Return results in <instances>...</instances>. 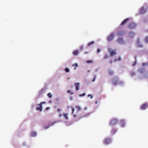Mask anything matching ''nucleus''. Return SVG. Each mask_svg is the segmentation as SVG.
<instances>
[{"mask_svg":"<svg viewBox=\"0 0 148 148\" xmlns=\"http://www.w3.org/2000/svg\"><path fill=\"white\" fill-rule=\"evenodd\" d=\"M136 46L137 47L140 48H142L143 47V45L140 42V39L139 38H138L136 40Z\"/></svg>","mask_w":148,"mask_h":148,"instance_id":"nucleus-1","label":"nucleus"},{"mask_svg":"<svg viewBox=\"0 0 148 148\" xmlns=\"http://www.w3.org/2000/svg\"><path fill=\"white\" fill-rule=\"evenodd\" d=\"M136 33L132 31H130L128 34V36L131 38H133L136 36Z\"/></svg>","mask_w":148,"mask_h":148,"instance_id":"nucleus-2","label":"nucleus"},{"mask_svg":"<svg viewBox=\"0 0 148 148\" xmlns=\"http://www.w3.org/2000/svg\"><path fill=\"white\" fill-rule=\"evenodd\" d=\"M108 52L110 53V56H112L116 54V50H113L109 48L108 49Z\"/></svg>","mask_w":148,"mask_h":148,"instance_id":"nucleus-3","label":"nucleus"},{"mask_svg":"<svg viewBox=\"0 0 148 148\" xmlns=\"http://www.w3.org/2000/svg\"><path fill=\"white\" fill-rule=\"evenodd\" d=\"M56 123V121H54L51 123H49L47 125H46L45 126V128L46 129L49 128L51 126L53 125L55 123Z\"/></svg>","mask_w":148,"mask_h":148,"instance_id":"nucleus-4","label":"nucleus"},{"mask_svg":"<svg viewBox=\"0 0 148 148\" xmlns=\"http://www.w3.org/2000/svg\"><path fill=\"white\" fill-rule=\"evenodd\" d=\"M56 123V121H54L51 123H49L47 125H46L45 126V128L46 129L49 128L51 126L53 125L55 123Z\"/></svg>","mask_w":148,"mask_h":148,"instance_id":"nucleus-5","label":"nucleus"},{"mask_svg":"<svg viewBox=\"0 0 148 148\" xmlns=\"http://www.w3.org/2000/svg\"><path fill=\"white\" fill-rule=\"evenodd\" d=\"M119 80L116 77H115L112 79V83L114 85H116L117 83Z\"/></svg>","mask_w":148,"mask_h":148,"instance_id":"nucleus-6","label":"nucleus"},{"mask_svg":"<svg viewBox=\"0 0 148 148\" xmlns=\"http://www.w3.org/2000/svg\"><path fill=\"white\" fill-rule=\"evenodd\" d=\"M136 24L134 23H130L129 25V27L130 29H133L135 28L136 26Z\"/></svg>","mask_w":148,"mask_h":148,"instance_id":"nucleus-7","label":"nucleus"},{"mask_svg":"<svg viewBox=\"0 0 148 148\" xmlns=\"http://www.w3.org/2000/svg\"><path fill=\"white\" fill-rule=\"evenodd\" d=\"M117 41L119 44L121 45L123 44L124 43L123 40L121 38H119L117 39Z\"/></svg>","mask_w":148,"mask_h":148,"instance_id":"nucleus-8","label":"nucleus"},{"mask_svg":"<svg viewBox=\"0 0 148 148\" xmlns=\"http://www.w3.org/2000/svg\"><path fill=\"white\" fill-rule=\"evenodd\" d=\"M111 139L109 138H107L104 141V143L106 144H109L111 142Z\"/></svg>","mask_w":148,"mask_h":148,"instance_id":"nucleus-9","label":"nucleus"},{"mask_svg":"<svg viewBox=\"0 0 148 148\" xmlns=\"http://www.w3.org/2000/svg\"><path fill=\"white\" fill-rule=\"evenodd\" d=\"M117 122V120L116 119H112L110 122V124L112 125H115Z\"/></svg>","mask_w":148,"mask_h":148,"instance_id":"nucleus-10","label":"nucleus"},{"mask_svg":"<svg viewBox=\"0 0 148 148\" xmlns=\"http://www.w3.org/2000/svg\"><path fill=\"white\" fill-rule=\"evenodd\" d=\"M146 9L144 8V7H142L140 9V14H144L146 12Z\"/></svg>","mask_w":148,"mask_h":148,"instance_id":"nucleus-11","label":"nucleus"},{"mask_svg":"<svg viewBox=\"0 0 148 148\" xmlns=\"http://www.w3.org/2000/svg\"><path fill=\"white\" fill-rule=\"evenodd\" d=\"M114 34L113 33H112L108 37V40L109 42L111 41L114 37Z\"/></svg>","mask_w":148,"mask_h":148,"instance_id":"nucleus-12","label":"nucleus"},{"mask_svg":"<svg viewBox=\"0 0 148 148\" xmlns=\"http://www.w3.org/2000/svg\"><path fill=\"white\" fill-rule=\"evenodd\" d=\"M124 32L123 31H120L117 33V35L119 36H122L124 35Z\"/></svg>","mask_w":148,"mask_h":148,"instance_id":"nucleus-13","label":"nucleus"},{"mask_svg":"<svg viewBox=\"0 0 148 148\" xmlns=\"http://www.w3.org/2000/svg\"><path fill=\"white\" fill-rule=\"evenodd\" d=\"M138 72L140 73H142L145 71V69L142 67L140 68L138 70Z\"/></svg>","mask_w":148,"mask_h":148,"instance_id":"nucleus-14","label":"nucleus"},{"mask_svg":"<svg viewBox=\"0 0 148 148\" xmlns=\"http://www.w3.org/2000/svg\"><path fill=\"white\" fill-rule=\"evenodd\" d=\"M75 85V90L76 91H78L79 89V83H76L74 84Z\"/></svg>","mask_w":148,"mask_h":148,"instance_id":"nucleus-15","label":"nucleus"},{"mask_svg":"<svg viewBox=\"0 0 148 148\" xmlns=\"http://www.w3.org/2000/svg\"><path fill=\"white\" fill-rule=\"evenodd\" d=\"M129 19V18H127L124 20L121 23V25L122 26L125 24Z\"/></svg>","mask_w":148,"mask_h":148,"instance_id":"nucleus-16","label":"nucleus"},{"mask_svg":"<svg viewBox=\"0 0 148 148\" xmlns=\"http://www.w3.org/2000/svg\"><path fill=\"white\" fill-rule=\"evenodd\" d=\"M39 107H36V109L38 110H39L40 111H41L42 110V106H40V104L38 105Z\"/></svg>","mask_w":148,"mask_h":148,"instance_id":"nucleus-17","label":"nucleus"},{"mask_svg":"<svg viewBox=\"0 0 148 148\" xmlns=\"http://www.w3.org/2000/svg\"><path fill=\"white\" fill-rule=\"evenodd\" d=\"M121 126L123 127H124L125 126V121L124 120H121Z\"/></svg>","mask_w":148,"mask_h":148,"instance_id":"nucleus-18","label":"nucleus"},{"mask_svg":"<svg viewBox=\"0 0 148 148\" xmlns=\"http://www.w3.org/2000/svg\"><path fill=\"white\" fill-rule=\"evenodd\" d=\"M147 103H145L144 104H143L141 106V108L142 109H145L146 107H147Z\"/></svg>","mask_w":148,"mask_h":148,"instance_id":"nucleus-19","label":"nucleus"},{"mask_svg":"<svg viewBox=\"0 0 148 148\" xmlns=\"http://www.w3.org/2000/svg\"><path fill=\"white\" fill-rule=\"evenodd\" d=\"M108 73L109 74H110V75H112L114 74V73L113 71L110 70L109 69L108 71Z\"/></svg>","mask_w":148,"mask_h":148,"instance_id":"nucleus-20","label":"nucleus"},{"mask_svg":"<svg viewBox=\"0 0 148 148\" xmlns=\"http://www.w3.org/2000/svg\"><path fill=\"white\" fill-rule=\"evenodd\" d=\"M78 53V51L77 50L75 51L73 53V54L75 56H77Z\"/></svg>","mask_w":148,"mask_h":148,"instance_id":"nucleus-21","label":"nucleus"},{"mask_svg":"<svg viewBox=\"0 0 148 148\" xmlns=\"http://www.w3.org/2000/svg\"><path fill=\"white\" fill-rule=\"evenodd\" d=\"M72 66L73 67H75L74 68V69L76 70V69L75 67H78V65L77 63H75L72 65Z\"/></svg>","mask_w":148,"mask_h":148,"instance_id":"nucleus-22","label":"nucleus"},{"mask_svg":"<svg viewBox=\"0 0 148 148\" xmlns=\"http://www.w3.org/2000/svg\"><path fill=\"white\" fill-rule=\"evenodd\" d=\"M37 134V133L36 132H32L31 133V136H36Z\"/></svg>","mask_w":148,"mask_h":148,"instance_id":"nucleus-23","label":"nucleus"},{"mask_svg":"<svg viewBox=\"0 0 148 148\" xmlns=\"http://www.w3.org/2000/svg\"><path fill=\"white\" fill-rule=\"evenodd\" d=\"M117 130L116 129H113L112 130V133L113 134V135H114V134L116 132Z\"/></svg>","mask_w":148,"mask_h":148,"instance_id":"nucleus-24","label":"nucleus"},{"mask_svg":"<svg viewBox=\"0 0 148 148\" xmlns=\"http://www.w3.org/2000/svg\"><path fill=\"white\" fill-rule=\"evenodd\" d=\"M95 43V42L94 41H92L89 43H88V44L87 46L88 47H89L91 45H92L93 44H94Z\"/></svg>","mask_w":148,"mask_h":148,"instance_id":"nucleus-25","label":"nucleus"},{"mask_svg":"<svg viewBox=\"0 0 148 148\" xmlns=\"http://www.w3.org/2000/svg\"><path fill=\"white\" fill-rule=\"evenodd\" d=\"M145 42L147 44L148 43V36L145 37Z\"/></svg>","mask_w":148,"mask_h":148,"instance_id":"nucleus-26","label":"nucleus"},{"mask_svg":"<svg viewBox=\"0 0 148 148\" xmlns=\"http://www.w3.org/2000/svg\"><path fill=\"white\" fill-rule=\"evenodd\" d=\"M68 114H64V116L66 119L67 120L68 119Z\"/></svg>","mask_w":148,"mask_h":148,"instance_id":"nucleus-27","label":"nucleus"},{"mask_svg":"<svg viewBox=\"0 0 148 148\" xmlns=\"http://www.w3.org/2000/svg\"><path fill=\"white\" fill-rule=\"evenodd\" d=\"M86 62L88 64L92 63L93 62V61L91 60H88L86 61Z\"/></svg>","mask_w":148,"mask_h":148,"instance_id":"nucleus-28","label":"nucleus"},{"mask_svg":"<svg viewBox=\"0 0 148 148\" xmlns=\"http://www.w3.org/2000/svg\"><path fill=\"white\" fill-rule=\"evenodd\" d=\"M47 96H48L49 98H51L52 97V95L51 94V93L50 92L47 95Z\"/></svg>","mask_w":148,"mask_h":148,"instance_id":"nucleus-29","label":"nucleus"},{"mask_svg":"<svg viewBox=\"0 0 148 148\" xmlns=\"http://www.w3.org/2000/svg\"><path fill=\"white\" fill-rule=\"evenodd\" d=\"M130 74L131 75L133 76L135 75V73L133 71H131L130 72Z\"/></svg>","mask_w":148,"mask_h":148,"instance_id":"nucleus-30","label":"nucleus"},{"mask_svg":"<svg viewBox=\"0 0 148 148\" xmlns=\"http://www.w3.org/2000/svg\"><path fill=\"white\" fill-rule=\"evenodd\" d=\"M109 58V56L108 55L106 54L105 55L104 57L103 58L104 59H108Z\"/></svg>","mask_w":148,"mask_h":148,"instance_id":"nucleus-31","label":"nucleus"},{"mask_svg":"<svg viewBox=\"0 0 148 148\" xmlns=\"http://www.w3.org/2000/svg\"><path fill=\"white\" fill-rule=\"evenodd\" d=\"M65 71L66 72L68 73L69 72L70 69L69 68H66L65 69Z\"/></svg>","mask_w":148,"mask_h":148,"instance_id":"nucleus-32","label":"nucleus"},{"mask_svg":"<svg viewBox=\"0 0 148 148\" xmlns=\"http://www.w3.org/2000/svg\"><path fill=\"white\" fill-rule=\"evenodd\" d=\"M86 95V94L85 93H83L82 94H80L79 95V96L80 97H82L83 96H84Z\"/></svg>","mask_w":148,"mask_h":148,"instance_id":"nucleus-33","label":"nucleus"},{"mask_svg":"<svg viewBox=\"0 0 148 148\" xmlns=\"http://www.w3.org/2000/svg\"><path fill=\"white\" fill-rule=\"evenodd\" d=\"M76 108L78 109V111H80L82 110L81 108H80V107L79 106H77L76 107Z\"/></svg>","mask_w":148,"mask_h":148,"instance_id":"nucleus-34","label":"nucleus"},{"mask_svg":"<svg viewBox=\"0 0 148 148\" xmlns=\"http://www.w3.org/2000/svg\"><path fill=\"white\" fill-rule=\"evenodd\" d=\"M96 79V75H94V77L93 78V79H92V82H95V80Z\"/></svg>","mask_w":148,"mask_h":148,"instance_id":"nucleus-35","label":"nucleus"},{"mask_svg":"<svg viewBox=\"0 0 148 148\" xmlns=\"http://www.w3.org/2000/svg\"><path fill=\"white\" fill-rule=\"evenodd\" d=\"M146 65H148V62L146 63H143L142 64V66H143Z\"/></svg>","mask_w":148,"mask_h":148,"instance_id":"nucleus-36","label":"nucleus"},{"mask_svg":"<svg viewBox=\"0 0 148 148\" xmlns=\"http://www.w3.org/2000/svg\"><path fill=\"white\" fill-rule=\"evenodd\" d=\"M88 97H90V98L92 99L93 98V96L91 95V94H88Z\"/></svg>","mask_w":148,"mask_h":148,"instance_id":"nucleus-37","label":"nucleus"},{"mask_svg":"<svg viewBox=\"0 0 148 148\" xmlns=\"http://www.w3.org/2000/svg\"><path fill=\"white\" fill-rule=\"evenodd\" d=\"M100 51L101 49H98L97 50V53H99L100 52Z\"/></svg>","mask_w":148,"mask_h":148,"instance_id":"nucleus-38","label":"nucleus"},{"mask_svg":"<svg viewBox=\"0 0 148 148\" xmlns=\"http://www.w3.org/2000/svg\"><path fill=\"white\" fill-rule=\"evenodd\" d=\"M145 77L146 78H148V72L145 74Z\"/></svg>","mask_w":148,"mask_h":148,"instance_id":"nucleus-39","label":"nucleus"},{"mask_svg":"<svg viewBox=\"0 0 148 148\" xmlns=\"http://www.w3.org/2000/svg\"><path fill=\"white\" fill-rule=\"evenodd\" d=\"M45 103H46L45 102H41L40 103V106H42V104H45Z\"/></svg>","mask_w":148,"mask_h":148,"instance_id":"nucleus-40","label":"nucleus"},{"mask_svg":"<svg viewBox=\"0 0 148 148\" xmlns=\"http://www.w3.org/2000/svg\"><path fill=\"white\" fill-rule=\"evenodd\" d=\"M74 110H75L74 109V108H72V114H73L74 112Z\"/></svg>","mask_w":148,"mask_h":148,"instance_id":"nucleus-41","label":"nucleus"},{"mask_svg":"<svg viewBox=\"0 0 148 148\" xmlns=\"http://www.w3.org/2000/svg\"><path fill=\"white\" fill-rule=\"evenodd\" d=\"M99 71V69H96L95 70V71L96 72H97Z\"/></svg>","mask_w":148,"mask_h":148,"instance_id":"nucleus-42","label":"nucleus"},{"mask_svg":"<svg viewBox=\"0 0 148 148\" xmlns=\"http://www.w3.org/2000/svg\"><path fill=\"white\" fill-rule=\"evenodd\" d=\"M118 61H121V57H119V58L118 59H117Z\"/></svg>","mask_w":148,"mask_h":148,"instance_id":"nucleus-43","label":"nucleus"},{"mask_svg":"<svg viewBox=\"0 0 148 148\" xmlns=\"http://www.w3.org/2000/svg\"><path fill=\"white\" fill-rule=\"evenodd\" d=\"M136 61H135V62H134V64H133L132 66H134L135 65H136Z\"/></svg>","mask_w":148,"mask_h":148,"instance_id":"nucleus-44","label":"nucleus"},{"mask_svg":"<svg viewBox=\"0 0 148 148\" xmlns=\"http://www.w3.org/2000/svg\"><path fill=\"white\" fill-rule=\"evenodd\" d=\"M123 84H124V83H123V82H121L119 83V84H120V85H123Z\"/></svg>","mask_w":148,"mask_h":148,"instance_id":"nucleus-45","label":"nucleus"},{"mask_svg":"<svg viewBox=\"0 0 148 148\" xmlns=\"http://www.w3.org/2000/svg\"><path fill=\"white\" fill-rule=\"evenodd\" d=\"M49 109H50V108L49 107H47L45 109V110H48Z\"/></svg>","mask_w":148,"mask_h":148,"instance_id":"nucleus-46","label":"nucleus"},{"mask_svg":"<svg viewBox=\"0 0 148 148\" xmlns=\"http://www.w3.org/2000/svg\"><path fill=\"white\" fill-rule=\"evenodd\" d=\"M73 97H72L71 96L70 97V100H71V101L72 100H73Z\"/></svg>","mask_w":148,"mask_h":148,"instance_id":"nucleus-47","label":"nucleus"},{"mask_svg":"<svg viewBox=\"0 0 148 148\" xmlns=\"http://www.w3.org/2000/svg\"><path fill=\"white\" fill-rule=\"evenodd\" d=\"M61 111V110L60 109H58L57 110V111L58 112H60V111Z\"/></svg>","mask_w":148,"mask_h":148,"instance_id":"nucleus-48","label":"nucleus"},{"mask_svg":"<svg viewBox=\"0 0 148 148\" xmlns=\"http://www.w3.org/2000/svg\"><path fill=\"white\" fill-rule=\"evenodd\" d=\"M80 49L81 50H82L83 49V47L82 46L80 47Z\"/></svg>","mask_w":148,"mask_h":148,"instance_id":"nucleus-49","label":"nucleus"},{"mask_svg":"<svg viewBox=\"0 0 148 148\" xmlns=\"http://www.w3.org/2000/svg\"><path fill=\"white\" fill-rule=\"evenodd\" d=\"M73 116L75 118L77 116V115L76 114H74Z\"/></svg>","mask_w":148,"mask_h":148,"instance_id":"nucleus-50","label":"nucleus"},{"mask_svg":"<svg viewBox=\"0 0 148 148\" xmlns=\"http://www.w3.org/2000/svg\"><path fill=\"white\" fill-rule=\"evenodd\" d=\"M26 144V143H25V142H24V143H23V145H25Z\"/></svg>","mask_w":148,"mask_h":148,"instance_id":"nucleus-51","label":"nucleus"},{"mask_svg":"<svg viewBox=\"0 0 148 148\" xmlns=\"http://www.w3.org/2000/svg\"><path fill=\"white\" fill-rule=\"evenodd\" d=\"M67 93H70L71 92V90H68L67 91Z\"/></svg>","mask_w":148,"mask_h":148,"instance_id":"nucleus-52","label":"nucleus"},{"mask_svg":"<svg viewBox=\"0 0 148 148\" xmlns=\"http://www.w3.org/2000/svg\"><path fill=\"white\" fill-rule=\"evenodd\" d=\"M88 52H84V54H88Z\"/></svg>","mask_w":148,"mask_h":148,"instance_id":"nucleus-53","label":"nucleus"},{"mask_svg":"<svg viewBox=\"0 0 148 148\" xmlns=\"http://www.w3.org/2000/svg\"><path fill=\"white\" fill-rule=\"evenodd\" d=\"M113 62V61H112V60H111L110 61V64H111Z\"/></svg>","mask_w":148,"mask_h":148,"instance_id":"nucleus-54","label":"nucleus"},{"mask_svg":"<svg viewBox=\"0 0 148 148\" xmlns=\"http://www.w3.org/2000/svg\"><path fill=\"white\" fill-rule=\"evenodd\" d=\"M118 61L117 59H115L114 60V61L115 62H116V61Z\"/></svg>","mask_w":148,"mask_h":148,"instance_id":"nucleus-55","label":"nucleus"},{"mask_svg":"<svg viewBox=\"0 0 148 148\" xmlns=\"http://www.w3.org/2000/svg\"><path fill=\"white\" fill-rule=\"evenodd\" d=\"M87 109V108L86 107H85L84 108V110H86Z\"/></svg>","mask_w":148,"mask_h":148,"instance_id":"nucleus-56","label":"nucleus"},{"mask_svg":"<svg viewBox=\"0 0 148 148\" xmlns=\"http://www.w3.org/2000/svg\"><path fill=\"white\" fill-rule=\"evenodd\" d=\"M87 72H89V73H90V70H88L87 71Z\"/></svg>","mask_w":148,"mask_h":148,"instance_id":"nucleus-57","label":"nucleus"},{"mask_svg":"<svg viewBox=\"0 0 148 148\" xmlns=\"http://www.w3.org/2000/svg\"><path fill=\"white\" fill-rule=\"evenodd\" d=\"M52 102V101L51 100H49V103H51Z\"/></svg>","mask_w":148,"mask_h":148,"instance_id":"nucleus-58","label":"nucleus"},{"mask_svg":"<svg viewBox=\"0 0 148 148\" xmlns=\"http://www.w3.org/2000/svg\"><path fill=\"white\" fill-rule=\"evenodd\" d=\"M70 94L71 95H72V94H73V92H70Z\"/></svg>","mask_w":148,"mask_h":148,"instance_id":"nucleus-59","label":"nucleus"},{"mask_svg":"<svg viewBox=\"0 0 148 148\" xmlns=\"http://www.w3.org/2000/svg\"><path fill=\"white\" fill-rule=\"evenodd\" d=\"M62 116V115L61 114H60L59 115V116H60V117H61Z\"/></svg>","mask_w":148,"mask_h":148,"instance_id":"nucleus-60","label":"nucleus"},{"mask_svg":"<svg viewBox=\"0 0 148 148\" xmlns=\"http://www.w3.org/2000/svg\"><path fill=\"white\" fill-rule=\"evenodd\" d=\"M98 103V102L97 101H96L95 102V103L96 104H97Z\"/></svg>","mask_w":148,"mask_h":148,"instance_id":"nucleus-61","label":"nucleus"},{"mask_svg":"<svg viewBox=\"0 0 148 148\" xmlns=\"http://www.w3.org/2000/svg\"><path fill=\"white\" fill-rule=\"evenodd\" d=\"M70 79V78H68V79Z\"/></svg>","mask_w":148,"mask_h":148,"instance_id":"nucleus-62","label":"nucleus"},{"mask_svg":"<svg viewBox=\"0 0 148 148\" xmlns=\"http://www.w3.org/2000/svg\"><path fill=\"white\" fill-rule=\"evenodd\" d=\"M43 90V89L42 90H41V91H42Z\"/></svg>","mask_w":148,"mask_h":148,"instance_id":"nucleus-63","label":"nucleus"},{"mask_svg":"<svg viewBox=\"0 0 148 148\" xmlns=\"http://www.w3.org/2000/svg\"><path fill=\"white\" fill-rule=\"evenodd\" d=\"M69 108V107H68V108Z\"/></svg>","mask_w":148,"mask_h":148,"instance_id":"nucleus-64","label":"nucleus"}]
</instances>
